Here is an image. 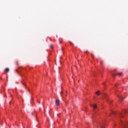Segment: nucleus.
Returning <instances> with one entry per match:
<instances>
[{"mask_svg":"<svg viewBox=\"0 0 128 128\" xmlns=\"http://www.w3.org/2000/svg\"><path fill=\"white\" fill-rule=\"evenodd\" d=\"M128 113V110L125 109L122 112H120L118 114V116L119 118H124V114Z\"/></svg>","mask_w":128,"mask_h":128,"instance_id":"1","label":"nucleus"},{"mask_svg":"<svg viewBox=\"0 0 128 128\" xmlns=\"http://www.w3.org/2000/svg\"><path fill=\"white\" fill-rule=\"evenodd\" d=\"M120 124L123 128H128V121H120Z\"/></svg>","mask_w":128,"mask_h":128,"instance_id":"2","label":"nucleus"},{"mask_svg":"<svg viewBox=\"0 0 128 128\" xmlns=\"http://www.w3.org/2000/svg\"><path fill=\"white\" fill-rule=\"evenodd\" d=\"M117 96L120 102H122L124 98V97L122 95H117Z\"/></svg>","mask_w":128,"mask_h":128,"instance_id":"3","label":"nucleus"},{"mask_svg":"<svg viewBox=\"0 0 128 128\" xmlns=\"http://www.w3.org/2000/svg\"><path fill=\"white\" fill-rule=\"evenodd\" d=\"M100 128H104V122H102V123H96Z\"/></svg>","mask_w":128,"mask_h":128,"instance_id":"4","label":"nucleus"},{"mask_svg":"<svg viewBox=\"0 0 128 128\" xmlns=\"http://www.w3.org/2000/svg\"><path fill=\"white\" fill-rule=\"evenodd\" d=\"M56 106H60V100L56 99Z\"/></svg>","mask_w":128,"mask_h":128,"instance_id":"5","label":"nucleus"},{"mask_svg":"<svg viewBox=\"0 0 128 128\" xmlns=\"http://www.w3.org/2000/svg\"><path fill=\"white\" fill-rule=\"evenodd\" d=\"M92 106H93L94 108L95 109L96 108V104H94V105H91Z\"/></svg>","mask_w":128,"mask_h":128,"instance_id":"6","label":"nucleus"},{"mask_svg":"<svg viewBox=\"0 0 128 128\" xmlns=\"http://www.w3.org/2000/svg\"><path fill=\"white\" fill-rule=\"evenodd\" d=\"M100 91L96 92V94H97V96H100Z\"/></svg>","mask_w":128,"mask_h":128,"instance_id":"7","label":"nucleus"},{"mask_svg":"<svg viewBox=\"0 0 128 128\" xmlns=\"http://www.w3.org/2000/svg\"><path fill=\"white\" fill-rule=\"evenodd\" d=\"M6 72H10V69L8 68H6Z\"/></svg>","mask_w":128,"mask_h":128,"instance_id":"8","label":"nucleus"},{"mask_svg":"<svg viewBox=\"0 0 128 128\" xmlns=\"http://www.w3.org/2000/svg\"><path fill=\"white\" fill-rule=\"evenodd\" d=\"M122 75V73L120 72L118 74V76H121Z\"/></svg>","mask_w":128,"mask_h":128,"instance_id":"9","label":"nucleus"},{"mask_svg":"<svg viewBox=\"0 0 128 128\" xmlns=\"http://www.w3.org/2000/svg\"><path fill=\"white\" fill-rule=\"evenodd\" d=\"M50 48H54V46L51 45V46H50Z\"/></svg>","mask_w":128,"mask_h":128,"instance_id":"10","label":"nucleus"},{"mask_svg":"<svg viewBox=\"0 0 128 128\" xmlns=\"http://www.w3.org/2000/svg\"><path fill=\"white\" fill-rule=\"evenodd\" d=\"M112 114H114V112H112Z\"/></svg>","mask_w":128,"mask_h":128,"instance_id":"11","label":"nucleus"},{"mask_svg":"<svg viewBox=\"0 0 128 128\" xmlns=\"http://www.w3.org/2000/svg\"><path fill=\"white\" fill-rule=\"evenodd\" d=\"M60 44H62V42H60Z\"/></svg>","mask_w":128,"mask_h":128,"instance_id":"12","label":"nucleus"},{"mask_svg":"<svg viewBox=\"0 0 128 128\" xmlns=\"http://www.w3.org/2000/svg\"><path fill=\"white\" fill-rule=\"evenodd\" d=\"M92 120H93V122H94V118H92Z\"/></svg>","mask_w":128,"mask_h":128,"instance_id":"13","label":"nucleus"},{"mask_svg":"<svg viewBox=\"0 0 128 128\" xmlns=\"http://www.w3.org/2000/svg\"><path fill=\"white\" fill-rule=\"evenodd\" d=\"M24 86V84H23Z\"/></svg>","mask_w":128,"mask_h":128,"instance_id":"14","label":"nucleus"}]
</instances>
